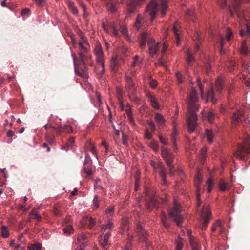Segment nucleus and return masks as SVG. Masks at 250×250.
Listing matches in <instances>:
<instances>
[{
    "label": "nucleus",
    "instance_id": "nucleus-31",
    "mask_svg": "<svg viewBox=\"0 0 250 250\" xmlns=\"http://www.w3.org/2000/svg\"><path fill=\"white\" fill-rule=\"evenodd\" d=\"M83 221H86L88 220L89 227L90 229H91L95 225V223H96L95 220H94V219H93L91 217H90L89 218L86 217L83 218Z\"/></svg>",
    "mask_w": 250,
    "mask_h": 250
},
{
    "label": "nucleus",
    "instance_id": "nucleus-46",
    "mask_svg": "<svg viewBox=\"0 0 250 250\" xmlns=\"http://www.w3.org/2000/svg\"><path fill=\"white\" fill-rule=\"evenodd\" d=\"M217 227H220L221 228V232H222L223 230V229L222 228L221 222L220 220H218L217 221L216 223L215 224V226L212 228V229H211L212 231H214L216 229V228Z\"/></svg>",
    "mask_w": 250,
    "mask_h": 250
},
{
    "label": "nucleus",
    "instance_id": "nucleus-59",
    "mask_svg": "<svg viewBox=\"0 0 250 250\" xmlns=\"http://www.w3.org/2000/svg\"><path fill=\"white\" fill-rule=\"evenodd\" d=\"M159 138L161 143L166 145L167 144V141L166 138L162 137L161 135L159 136Z\"/></svg>",
    "mask_w": 250,
    "mask_h": 250
},
{
    "label": "nucleus",
    "instance_id": "nucleus-33",
    "mask_svg": "<svg viewBox=\"0 0 250 250\" xmlns=\"http://www.w3.org/2000/svg\"><path fill=\"white\" fill-rule=\"evenodd\" d=\"M113 223L109 221L107 223V224L105 225L102 226V231H104L105 230V229H108L110 230H111L113 229Z\"/></svg>",
    "mask_w": 250,
    "mask_h": 250
},
{
    "label": "nucleus",
    "instance_id": "nucleus-57",
    "mask_svg": "<svg viewBox=\"0 0 250 250\" xmlns=\"http://www.w3.org/2000/svg\"><path fill=\"white\" fill-rule=\"evenodd\" d=\"M218 4L221 7H224L226 5V0H218Z\"/></svg>",
    "mask_w": 250,
    "mask_h": 250
},
{
    "label": "nucleus",
    "instance_id": "nucleus-38",
    "mask_svg": "<svg viewBox=\"0 0 250 250\" xmlns=\"http://www.w3.org/2000/svg\"><path fill=\"white\" fill-rule=\"evenodd\" d=\"M172 124H173V129H172V140H173V139L174 140H176V136L177 135V131L176 130V123H175V121L173 120V121H172Z\"/></svg>",
    "mask_w": 250,
    "mask_h": 250
},
{
    "label": "nucleus",
    "instance_id": "nucleus-8",
    "mask_svg": "<svg viewBox=\"0 0 250 250\" xmlns=\"http://www.w3.org/2000/svg\"><path fill=\"white\" fill-rule=\"evenodd\" d=\"M102 27L107 33L110 34L115 37L118 36L119 32L114 23H111L108 25L103 23Z\"/></svg>",
    "mask_w": 250,
    "mask_h": 250
},
{
    "label": "nucleus",
    "instance_id": "nucleus-56",
    "mask_svg": "<svg viewBox=\"0 0 250 250\" xmlns=\"http://www.w3.org/2000/svg\"><path fill=\"white\" fill-rule=\"evenodd\" d=\"M114 210V207L112 206L109 207L106 211V213L111 215L113 214Z\"/></svg>",
    "mask_w": 250,
    "mask_h": 250
},
{
    "label": "nucleus",
    "instance_id": "nucleus-55",
    "mask_svg": "<svg viewBox=\"0 0 250 250\" xmlns=\"http://www.w3.org/2000/svg\"><path fill=\"white\" fill-rule=\"evenodd\" d=\"M128 137L126 135L123 133L122 142L124 145L126 146L127 145Z\"/></svg>",
    "mask_w": 250,
    "mask_h": 250
},
{
    "label": "nucleus",
    "instance_id": "nucleus-43",
    "mask_svg": "<svg viewBox=\"0 0 250 250\" xmlns=\"http://www.w3.org/2000/svg\"><path fill=\"white\" fill-rule=\"evenodd\" d=\"M155 198L154 197H153L151 199V202L149 204H147L146 207L148 209H150L151 208V205L152 204V206L155 208L156 207V206L155 205Z\"/></svg>",
    "mask_w": 250,
    "mask_h": 250
},
{
    "label": "nucleus",
    "instance_id": "nucleus-24",
    "mask_svg": "<svg viewBox=\"0 0 250 250\" xmlns=\"http://www.w3.org/2000/svg\"><path fill=\"white\" fill-rule=\"evenodd\" d=\"M143 22V17L140 15H138L136 17L135 22H134V26L137 29H139L142 26Z\"/></svg>",
    "mask_w": 250,
    "mask_h": 250
},
{
    "label": "nucleus",
    "instance_id": "nucleus-28",
    "mask_svg": "<svg viewBox=\"0 0 250 250\" xmlns=\"http://www.w3.org/2000/svg\"><path fill=\"white\" fill-rule=\"evenodd\" d=\"M42 248V245L41 243H36L31 245L29 247V250H41Z\"/></svg>",
    "mask_w": 250,
    "mask_h": 250
},
{
    "label": "nucleus",
    "instance_id": "nucleus-61",
    "mask_svg": "<svg viewBox=\"0 0 250 250\" xmlns=\"http://www.w3.org/2000/svg\"><path fill=\"white\" fill-rule=\"evenodd\" d=\"M149 125L152 128V131H154L156 129V126L153 121H149L148 122Z\"/></svg>",
    "mask_w": 250,
    "mask_h": 250
},
{
    "label": "nucleus",
    "instance_id": "nucleus-42",
    "mask_svg": "<svg viewBox=\"0 0 250 250\" xmlns=\"http://www.w3.org/2000/svg\"><path fill=\"white\" fill-rule=\"evenodd\" d=\"M214 117H215V115H214V113L212 111H209L208 113L207 118L209 122H212L213 121V119H214Z\"/></svg>",
    "mask_w": 250,
    "mask_h": 250
},
{
    "label": "nucleus",
    "instance_id": "nucleus-3",
    "mask_svg": "<svg viewBox=\"0 0 250 250\" xmlns=\"http://www.w3.org/2000/svg\"><path fill=\"white\" fill-rule=\"evenodd\" d=\"M79 36L80 40L79 42V46L80 51L79 55L82 63H83L85 60L91 58L90 56L87 55L90 50V45L87 39L82 32H80Z\"/></svg>",
    "mask_w": 250,
    "mask_h": 250
},
{
    "label": "nucleus",
    "instance_id": "nucleus-47",
    "mask_svg": "<svg viewBox=\"0 0 250 250\" xmlns=\"http://www.w3.org/2000/svg\"><path fill=\"white\" fill-rule=\"evenodd\" d=\"M69 8L73 14H77L78 13V11L77 8L73 4H70Z\"/></svg>",
    "mask_w": 250,
    "mask_h": 250
},
{
    "label": "nucleus",
    "instance_id": "nucleus-32",
    "mask_svg": "<svg viewBox=\"0 0 250 250\" xmlns=\"http://www.w3.org/2000/svg\"><path fill=\"white\" fill-rule=\"evenodd\" d=\"M1 234L4 238H7L9 235L7 228L5 226L1 227Z\"/></svg>",
    "mask_w": 250,
    "mask_h": 250
},
{
    "label": "nucleus",
    "instance_id": "nucleus-35",
    "mask_svg": "<svg viewBox=\"0 0 250 250\" xmlns=\"http://www.w3.org/2000/svg\"><path fill=\"white\" fill-rule=\"evenodd\" d=\"M149 146L155 151H157L159 149L158 145L157 142L152 141L149 144Z\"/></svg>",
    "mask_w": 250,
    "mask_h": 250
},
{
    "label": "nucleus",
    "instance_id": "nucleus-62",
    "mask_svg": "<svg viewBox=\"0 0 250 250\" xmlns=\"http://www.w3.org/2000/svg\"><path fill=\"white\" fill-rule=\"evenodd\" d=\"M126 113L127 115V116L132 115V112H131V109L129 106H128L127 108L126 109Z\"/></svg>",
    "mask_w": 250,
    "mask_h": 250
},
{
    "label": "nucleus",
    "instance_id": "nucleus-48",
    "mask_svg": "<svg viewBox=\"0 0 250 250\" xmlns=\"http://www.w3.org/2000/svg\"><path fill=\"white\" fill-rule=\"evenodd\" d=\"M227 189V186L224 182H222L219 185V189L222 191H225Z\"/></svg>",
    "mask_w": 250,
    "mask_h": 250
},
{
    "label": "nucleus",
    "instance_id": "nucleus-5",
    "mask_svg": "<svg viewBox=\"0 0 250 250\" xmlns=\"http://www.w3.org/2000/svg\"><path fill=\"white\" fill-rule=\"evenodd\" d=\"M180 205L177 200H174V206L172 209L169 212V216L173 218L178 226H181L182 224L183 217L180 214Z\"/></svg>",
    "mask_w": 250,
    "mask_h": 250
},
{
    "label": "nucleus",
    "instance_id": "nucleus-44",
    "mask_svg": "<svg viewBox=\"0 0 250 250\" xmlns=\"http://www.w3.org/2000/svg\"><path fill=\"white\" fill-rule=\"evenodd\" d=\"M187 61L188 63H191L193 61V58L191 52L188 50L187 53Z\"/></svg>",
    "mask_w": 250,
    "mask_h": 250
},
{
    "label": "nucleus",
    "instance_id": "nucleus-39",
    "mask_svg": "<svg viewBox=\"0 0 250 250\" xmlns=\"http://www.w3.org/2000/svg\"><path fill=\"white\" fill-rule=\"evenodd\" d=\"M173 31L176 36V44L177 45H179L180 44V36L177 33V30L175 25L173 26Z\"/></svg>",
    "mask_w": 250,
    "mask_h": 250
},
{
    "label": "nucleus",
    "instance_id": "nucleus-17",
    "mask_svg": "<svg viewBox=\"0 0 250 250\" xmlns=\"http://www.w3.org/2000/svg\"><path fill=\"white\" fill-rule=\"evenodd\" d=\"M190 245L192 250H200L201 248L199 241L195 238H190Z\"/></svg>",
    "mask_w": 250,
    "mask_h": 250
},
{
    "label": "nucleus",
    "instance_id": "nucleus-21",
    "mask_svg": "<svg viewBox=\"0 0 250 250\" xmlns=\"http://www.w3.org/2000/svg\"><path fill=\"white\" fill-rule=\"evenodd\" d=\"M110 236V232L108 231L104 236L101 237L100 243L102 247H104L107 245Z\"/></svg>",
    "mask_w": 250,
    "mask_h": 250
},
{
    "label": "nucleus",
    "instance_id": "nucleus-45",
    "mask_svg": "<svg viewBox=\"0 0 250 250\" xmlns=\"http://www.w3.org/2000/svg\"><path fill=\"white\" fill-rule=\"evenodd\" d=\"M145 138L150 140L152 138V134L151 132L149 131L148 129H146L145 131Z\"/></svg>",
    "mask_w": 250,
    "mask_h": 250
},
{
    "label": "nucleus",
    "instance_id": "nucleus-9",
    "mask_svg": "<svg viewBox=\"0 0 250 250\" xmlns=\"http://www.w3.org/2000/svg\"><path fill=\"white\" fill-rule=\"evenodd\" d=\"M159 42H156L153 39L149 40L148 45L149 46V54L151 56H154L156 54L158 50Z\"/></svg>",
    "mask_w": 250,
    "mask_h": 250
},
{
    "label": "nucleus",
    "instance_id": "nucleus-19",
    "mask_svg": "<svg viewBox=\"0 0 250 250\" xmlns=\"http://www.w3.org/2000/svg\"><path fill=\"white\" fill-rule=\"evenodd\" d=\"M224 81L221 78H218L215 82L214 91L216 92L220 93L223 88Z\"/></svg>",
    "mask_w": 250,
    "mask_h": 250
},
{
    "label": "nucleus",
    "instance_id": "nucleus-27",
    "mask_svg": "<svg viewBox=\"0 0 250 250\" xmlns=\"http://www.w3.org/2000/svg\"><path fill=\"white\" fill-rule=\"evenodd\" d=\"M147 33L146 32L142 33L141 35L139 41V45L141 47H143L145 45Z\"/></svg>",
    "mask_w": 250,
    "mask_h": 250
},
{
    "label": "nucleus",
    "instance_id": "nucleus-2",
    "mask_svg": "<svg viewBox=\"0 0 250 250\" xmlns=\"http://www.w3.org/2000/svg\"><path fill=\"white\" fill-rule=\"evenodd\" d=\"M167 8V4L166 0H162L161 3L159 5L154 0H152L147 6L146 11L150 15L151 21H152L155 18L156 14L159 9L161 11L162 17H165Z\"/></svg>",
    "mask_w": 250,
    "mask_h": 250
},
{
    "label": "nucleus",
    "instance_id": "nucleus-22",
    "mask_svg": "<svg viewBox=\"0 0 250 250\" xmlns=\"http://www.w3.org/2000/svg\"><path fill=\"white\" fill-rule=\"evenodd\" d=\"M152 166L154 167V168H159L160 169L161 178L162 179V180L165 182V180L166 178V170L164 168V167L162 166V164H160L158 165L153 164Z\"/></svg>",
    "mask_w": 250,
    "mask_h": 250
},
{
    "label": "nucleus",
    "instance_id": "nucleus-51",
    "mask_svg": "<svg viewBox=\"0 0 250 250\" xmlns=\"http://www.w3.org/2000/svg\"><path fill=\"white\" fill-rule=\"evenodd\" d=\"M227 34H226V38L227 40H229L232 37V32L231 30L229 28H228L227 29Z\"/></svg>",
    "mask_w": 250,
    "mask_h": 250
},
{
    "label": "nucleus",
    "instance_id": "nucleus-41",
    "mask_svg": "<svg viewBox=\"0 0 250 250\" xmlns=\"http://www.w3.org/2000/svg\"><path fill=\"white\" fill-rule=\"evenodd\" d=\"M176 77L178 84L179 85L183 83L182 76L179 72H177L176 73Z\"/></svg>",
    "mask_w": 250,
    "mask_h": 250
},
{
    "label": "nucleus",
    "instance_id": "nucleus-64",
    "mask_svg": "<svg viewBox=\"0 0 250 250\" xmlns=\"http://www.w3.org/2000/svg\"><path fill=\"white\" fill-rule=\"evenodd\" d=\"M74 142V138L73 137L70 138L68 140V145L69 147H72L73 144Z\"/></svg>",
    "mask_w": 250,
    "mask_h": 250
},
{
    "label": "nucleus",
    "instance_id": "nucleus-14",
    "mask_svg": "<svg viewBox=\"0 0 250 250\" xmlns=\"http://www.w3.org/2000/svg\"><path fill=\"white\" fill-rule=\"evenodd\" d=\"M243 115L244 111L242 110H238L234 112L232 117L233 123L236 124L241 122Z\"/></svg>",
    "mask_w": 250,
    "mask_h": 250
},
{
    "label": "nucleus",
    "instance_id": "nucleus-54",
    "mask_svg": "<svg viewBox=\"0 0 250 250\" xmlns=\"http://www.w3.org/2000/svg\"><path fill=\"white\" fill-rule=\"evenodd\" d=\"M87 238L86 235L83 233H82L78 237V241L80 242L82 240L86 239Z\"/></svg>",
    "mask_w": 250,
    "mask_h": 250
},
{
    "label": "nucleus",
    "instance_id": "nucleus-7",
    "mask_svg": "<svg viewBox=\"0 0 250 250\" xmlns=\"http://www.w3.org/2000/svg\"><path fill=\"white\" fill-rule=\"evenodd\" d=\"M162 155L166 160L167 165L169 168L170 174L172 175L173 173L172 172L173 166L172 165L173 161L172 155L168 151L166 148H163L162 151Z\"/></svg>",
    "mask_w": 250,
    "mask_h": 250
},
{
    "label": "nucleus",
    "instance_id": "nucleus-4",
    "mask_svg": "<svg viewBox=\"0 0 250 250\" xmlns=\"http://www.w3.org/2000/svg\"><path fill=\"white\" fill-rule=\"evenodd\" d=\"M250 154V138H247L243 144L239 145L238 148L234 153L236 157L243 160L246 154Z\"/></svg>",
    "mask_w": 250,
    "mask_h": 250
},
{
    "label": "nucleus",
    "instance_id": "nucleus-16",
    "mask_svg": "<svg viewBox=\"0 0 250 250\" xmlns=\"http://www.w3.org/2000/svg\"><path fill=\"white\" fill-rule=\"evenodd\" d=\"M122 62L123 60L122 59L112 57L110 62L111 70L115 71Z\"/></svg>",
    "mask_w": 250,
    "mask_h": 250
},
{
    "label": "nucleus",
    "instance_id": "nucleus-20",
    "mask_svg": "<svg viewBox=\"0 0 250 250\" xmlns=\"http://www.w3.org/2000/svg\"><path fill=\"white\" fill-rule=\"evenodd\" d=\"M155 119L160 126H163L165 124V119L164 116L159 113H156L155 114Z\"/></svg>",
    "mask_w": 250,
    "mask_h": 250
},
{
    "label": "nucleus",
    "instance_id": "nucleus-12",
    "mask_svg": "<svg viewBox=\"0 0 250 250\" xmlns=\"http://www.w3.org/2000/svg\"><path fill=\"white\" fill-rule=\"evenodd\" d=\"M72 57L73 60V62L75 66V73L80 76V77L84 79L88 78V73L85 69H79L77 68L76 65V57L74 53L72 54Z\"/></svg>",
    "mask_w": 250,
    "mask_h": 250
},
{
    "label": "nucleus",
    "instance_id": "nucleus-1",
    "mask_svg": "<svg viewBox=\"0 0 250 250\" xmlns=\"http://www.w3.org/2000/svg\"><path fill=\"white\" fill-rule=\"evenodd\" d=\"M198 99L196 91L192 89L188 97V112L187 116V123L188 131L191 133L197 126V116L195 111L198 110L200 105L198 104Z\"/></svg>",
    "mask_w": 250,
    "mask_h": 250
},
{
    "label": "nucleus",
    "instance_id": "nucleus-15",
    "mask_svg": "<svg viewBox=\"0 0 250 250\" xmlns=\"http://www.w3.org/2000/svg\"><path fill=\"white\" fill-rule=\"evenodd\" d=\"M146 96L151 106L156 109H159L160 106L155 98L150 93H147Z\"/></svg>",
    "mask_w": 250,
    "mask_h": 250
},
{
    "label": "nucleus",
    "instance_id": "nucleus-53",
    "mask_svg": "<svg viewBox=\"0 0 250 250\" xmlns=\"http://www.w3.org/2000/svg\"><path fill=\"white\" fill-rule=\"evenodd\" d=\"M30 216H33L34 218L37 220V221H39L41 218V216L39 214L34 213L33 211L30 213Z\"/></svg>",
    "mask_w": 250,
    "mask_h": 250
},
{
    "label": "nucleus",
    "instance_id": "nucleus-30",
    "mask_svg": "<svg viewBox=\"0 0 250 250\" xmlns=\"http://www.w3.org/2000/svg\"><path fill=\"white\" fill-rule=\"evenodd\" d=\"M73 227L70 225L63 229V232L66 235L71 234L73 232Z\"/></svg>",
    "mask_w": 250,
    "mask_h": 250
},
{
    "label": "nucleus",
    "instance_id": "nucleus-23",
    "mask_svg": "<svg viewBox=\"0 0 250 250\" xmlns=\"http://www.w3.org/2000/svg\"><path fill=\"white\" fill-rule=\"evenodd\" d=\"M209 101H211L213 104L216 103V100L214 97V93L212 89L207 92V100L206 102H208Z\"/></svg>",
    "mask_w": 250,
    "mask_h": 250
},
{
    "label": "nucleus",
    "instance_id": "nucleus-26",
    "mask_svg": "<svg viewBox=\"0 0 250 250\" xmlns=\"http://www.w3.org/2000/svg\"><path fill=\"white\" fill-rule=\"evenodd\" d=\"M183 239L178 237L176 240V250H182L183 247Z\"/></svg>",
    "mask_w": 250,
    "mask_h": 250
},
{
    "label": "nucleus",
    "instance_id": "nucleus-10",
    "mask_svg": "<svg viewBox=\"0 0 250 250\" xmlns=\"http://www.w3.org/2000/svg\"><path fill=\"white\" fill-rule=\"evenodd\" d=\"M202 213L203 215V228H205L210 219L211 213L209 209L207 207H204L202 209Z\"/></svg>",
    "mask_w": 250,
    "mask_h": 250
},
{
    "label": "nucleus",
    "instance_id": "nucleus-36",
    "mask_svg": "<svg viewBox=\"0 0 250 250\" xmlns=\"http://www.w3.org/2000/svg\"><path fill=\"white\" fill-rule=\"evenodd\" d=\"M107 8L109 11L110 12H114L117 9V6L115 3H114L113 2L108 3L107 4Z\"/></svg>",
    "mask_w": 250,
    "mask_h": 250
},
{
    "label": "nucleus",
    "instance_id": "nucleus-29",
    "mask_svg": "<svg viewBox=\"0 0 250 250\" xmlns=\"http://www.w3.org/2000/svg\"><path fill=\"white\" fill-rule=\"evenodd\" d=\"M99 205V201L98 199V197L97 195H95L93 200V204L92 205V208L93 209H96L98 208Z\"/></svg>",
    "mask_w": 250,
    "mask_h": 250
},
{
    "label": "nucleus",
    "instance_id": "nucleus-60",
    "mask_svg": "<svg viewBox=\"0 0 250 250\" xmlns=\"http://www.w3.org/2000/svg\"><path fill=\"white\" fill-rule=\"evenodd\" d=\"M63 129L65 131L68 133L72 132V128L71 126L69 125H65L64 126Z\"/></svg>",
    "mask_w": 250,
    "mask_h": 250
},
{
    "label": "nucleus",
    "instance_id": "nucleus-13",
    "mask_svg": "<svg viewBox=\"0 0 250 250\" xmlns=\"http://www.w3.org/2000/svg\"><path fill=\"white\" fill-rule=\"evenodd\" d=\"M136 231L138 233V241L139 242H144L146 238V232L144 230L141 226L139 225L136 228Z\"/></svg>",
    "mask_w": 250,
    "mask_h": 250
},
{
    "label": "nucleus",
    "instance_id": "nucleus-37",
    "mask_svg": "<svg viewBox=\"0 0 250 250\" xmlns=\"http://www.w3.org/2000/svg\"><path fill=\"white\" fill-rule=\"evenodd\" d=\"M128 241L125 247L124 250H130V248L131 247V241L133 240V236L128 235Z\"/></svg>",
    "mask_w": 250,
    "mask_h": 250
},
{
    "label": "nucleus",
    "instance_id": "nucleus-52",
    "mask_svg": "<svg viewBox=\"0 0 250 250\" xmlns=\"http://www.w3.org/2000/svg\"><path fill=\"white\" fill-rule=\"evenodd\" d=\"M149 84H150V87L153 88V89H154L156 87V86H157L158 85V83L157 82V81L155 80H152L150 83H149Z\"/></svg>",
    "mask_w": 250,
    "mask_h": 250
},
{
    "label": "nucleus",
    "instance_id": "nucleus-11",
    "mask_svg": "<svg viewBox=\"0 0 250 250\" xmlns=\"http://www.w3.org/2000/svg\"><path fill=\"white\" fill-rule=\"evenodd\" d=\"M202 176L199 172H197L196 175L195 176V185L196 187V196H197V198L198 205H199V204H200V203H201V200L200 199V194H199V192L200 191V188H199V186H200V184L202 183Z\"/></svg>",
    "mask_w": 250,
    "mask_h": 250
},
{
    "label": "nucleus",
    "instance_id": "nucleus-25",
    "mask_svg": "<svg viewBox=\"0 0 250 250\" xmlns=\"http://www.w3.org/2000/svg\"><path fill=\"white\" fill-rule=\"evenodd\" d=\"M214 185V182L211 178H209L207 180V192L208 193H210L212 191Z\"/></svg>",
    "mask_w": 250,
    "mask_h": 250
},
{
    "label": "nucleus",
    "instance_id": "nucleus-49",
    "mask_svg": "<svg viewBox=\"0 0 250 250\" xmlns=\"http://www.w3.org/2000/svg\"><path fill=\"white\" fill-rule=\"evenodd\" d=\"M125 78H126V82H127V84H128V85L129 86H130L131 87H133L134 83H133V81H132L131 77L129 76H126L125 77Z\"/></svg>",
    "mask_w": 250,
    "mask_h": 250
},
{
    "label": "nucleus",
    "instance_id": "nucleus-58",
    "mask_svg": "<svg viewBox=\"0 0 250 250\" xmlns=\"http://www.w3.org/2000/svg\"><path fill=\"white\" fill-rule=\"evenodd\" d=\"M198 85L199 86L201 96L203 97V86L202 85L199 80H198Z\"/></svg>",
    "mask_w": 250,
    "mask_h": 250
},
{
    "label": "nucleus",
    "instance_id": "nucleus-34",
    "mask_svg": "<svg viewBox=\"0 0 250 250\" xmlns=\"http://www.w3.org/2000/svg\"><path fill=\"white\" fill-rule=\"evenodd\" d=\"M241 52L242 54L244 55H246L248 54V48L246 46V41L245 40H244L242 42Z\"/></svg>",
    "mask_w": 250,
    "mask_h": 250
},
{
    "label": "nucleus",
    "instance_id": "nucleus-50",
    "mask_svg": "<svg viewBox=\"0 0 250 250\" xmlns=\"http://www.w3.org/2000/svg\"><path fill=\"white\" fill-rule=\"evenodd\" d=\"M120 28H121L122 33L123 34L125 35V36H126V37L128 39H129V36H128V35L127 34V28H126V27L125 26H121Z\"/></svg>",
    "mask_w": 250,
    "mask_h": 250
},
{
    "label": "nucleus",
    "instance_id": "nucleus-40",
    "mask_svg": "<svg viewBox=\"0 0 250 250\" xmlns=\"http://www.w3.org/2000/svg\"><path fill=\"white\" fill-rule=\"evenodd\" d=\"M242 0H236L233 3L231 8H233L235 11H236L238 8V6L242 3Z\"/></svg>",
    "mask_w": 250,
    "mask_h": 250
},
{
    "label": "nucleus",
    "instance_id": "nucleus-6",
    "mask_svg": "<svg viewBox=\"0 0 250 250\" xmlns=\"http://www.w3.org/2000/svg\"><path fill=\"white\" fill-rule=\"evenodd\" d=\"M94 54L96 56V61L98 63V66L101 68V73H103L104 71V57L100 44L98 43L96 45L94 49Z\"/></svg>",
    "mask_w": 250,
    "mask_h": 250
},
{
    "label": "nucleus",
    "instance_id": "nucleus-63",
    "mask_svg": "<svg viewBox=\"0 0 250 250\" xmlns=\"http://www.w3.org/2000/svg\"><path fill=\"white\" fill-rule=\"evenodd\" d=\"M90 151L92 153V154H94L95 155V156L98 159V155L96 153V149L93 146H91Z\"/></svg>",
    "mask_w": 250,
    "mask_h": 250
},
{
    "label": "nucleus",
    "instance_id": "nucleus-18",
    "mask_svg": "<svg viewBox=\"0 0 250 250\" xmlns=\"http://www.w3.org/2000/svg\"><path fill=\"white\" fill-rule=\"evenodd\" d=\"M216 134V131L215 130L208 129L206 130L205 135L209 143L211 144L213 143V138Z\"/></svg>",
    "mask_w": 250,
    "mask_h": 250
}]
</instances>
